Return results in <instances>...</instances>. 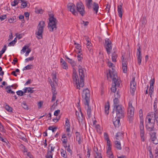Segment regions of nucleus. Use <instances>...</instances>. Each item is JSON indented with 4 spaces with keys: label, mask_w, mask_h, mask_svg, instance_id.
Wrapping results in <instances>:
<instances>
[{
    "label": "nucleus",
    "mask_w": 158,
    "mask_h": 158,
    "mask_svg": "<svg viewBox=\"0 0 158 158\" xmlns=\"http://www.w3.org/2000/svg\"><path fill=\"white\" fill-rule=\"evenodd\" d=\"M76 139L78 141L79 144H80L81 143V136L80 134L77 132H76Z\"/></svg>",
    "instance_id": "22"
},
{
    "label": "nucleus",
    "mask_w": 158,
    "mask_h": 158,
    "mask_svg": "<svg viewBox=\"0 0 158 158\" xmlns=\"http://www.w3.org/2000/svg\"><path fill=\"white\" fill-rule=\"evenodd\" d=\"M65 57L66 59L68 60V62L70 63L72 66H74L76 65V63L72 59L69 58L67 55H65Z\"/></svg>",
    "instance_id": "21"
},
{
    "label": "nucleus",
    "mask_w": 158,
    "mask_h": 158,
    "mask_svg": "<svg viewBox=\"0 0 158 158\" xmlns=\"http://www.w3.org/2000/svg\"><path fill=\"white\" fill-rule=\"evenodd\" d=\"M45 26V23L44 21L39 22L37 27V31L36 33L37 37L39 39L42 38V33L44 29Z\"/></svg>",
    "instance_id": "6"
},
{
    "label": "nucleus",
    "mask_w": 158,
    "mask_h": 158,
    "mask_svg": "<svg viewBox=\"0 0 158 158\" xmlns=\"http://www.w3.org/2000/svg\"><path fill=\"white\" fill-rule=\"evenodd\" d=\"M34 58L33 56H32L28 58L25 59L26 62L28 61H31L34 60Z\"/></svg>",
    "instance_id": "51"
},
{
    "label": "nucleus",
    "mask_w": 158,
    "mask_h": 158,
    "mask_svg": "<svg viewBox=\"0 0 158 158\" xmlns=\"http://www.w3.org/2000/svg\"><path fill=\"white\" fill-rule=\"evenodd\" d=\"M55 149V147H53L52 146H51V149L50 151H48V154L50 153H52V152Z\"/></svg>",
    "instance_id": "57"
},
{
    "label": "nucleus",
    "mask_w": 158,
    "mask_h": 158,
    "mask_svg": "<svg viewBox=\"0 0 158 158\" xmlns=\"http://www.w3.org/2000/svg\"><path fill=\"white\" fill-rule=\"evenodd\" d=\"M109 108L110 103L109 102H108L106 104L105 108V112L107 115L109 113Z\"/></svg>",
    "instance_id": "23"
},
{
    "label": "nucleus",
    "mask_w": 158,
    "mask_h": 158,
    "mask_svg": "<svg viewBox=\"0 0 158 158\" xmlns=\"http://www.w3.org/2000/svg\"><path fill=\"white\" fill-rule=\"evenodd\" d=\"M122 65L123 72V73H126L127 72V66L126 63H124V62H123Z\"/></svg>",
    "instance_id": "27"
},
{
    "label": "nucleus",
    "mask_w": 158,
    "mask_h": 158,
    "mask_svg": "<svg viewBox=\"0 0 158 158\" xmlns=\"http://www.w3.org/2000/svg\"><path fill=\"white\" fill-rule=\"evenodd\" d=\"M6 50V45H5L4 46L3 48L2 49V50L0 51L2 53H3L5 52Z\"/></svg>",
    "instance_id": "63"
},
{
    "label": "nucleus",
    "mask_w": 158,
    "mask_h": 158,
    "mask_svg": "<svg viewBox=\"0 0 158 158\" xmlns=\"http://www.w3.org/2000/svg\"><path fill=\"white\" fill-rule=\"evenodd\" d=\"M155 121L151 120L150 118H149L148 121L146 125V127L147 129L149 131L153 130L154 128Z\"/></svg>",
    "instance_id": "11"
},
{
    "label": "nucleus",
    "mask_w": 158,
    "mask_h": 158,
    "mask_svg": "<svg viewBox=\"0 0 158 158\" xmlns=\"http://www.w3.org/2000/svg\"><path fill=\"white\" fill-rule=\"evenodd\" d=\"M77 10L79 13L80 14L83 16L85 14V7L83 3L81 2H77L76 4Z\"/></svg>",
    "instance_id": "9"
},
{
    "label": "nucleus",
    "mask_w": 158,
    "mask_h": 158,
    "mask_svg": "<svg viewBox=\"0 0 158 158\" xmlns=\"http://www.w3.org/2000/svg\"><path fill=\"white\" fill-rule=\"evenodd\" d=\"M137 58L138 63L139 65H140L141 64V59H142V56L141 54V49L140 48V47L139 46V48H138L137 50Z\"/></svg>",
    "instance_id": "16"
},
{
    "label": "nucleus",
    "mask_w": 158,
    "mask_h": 158,
    "mask_svg": "<svg viewBox=\"0 0 158 158\" xmlns=\"http://www.w3.org/2000/svg\"><path fill=\"white\" fill-rule=\"evenodd\" d=\"M104 137L106 141L110 140L108 135L107 133L106 132L104 133Z\"/></svg>",
    "instance_id": "42"
},
{
    "label": "nucleus",
    "mask_w": 158,
    "mask_h": 158,
    "mask_svg": "<svg viewBox=\"0 0 158 158\" xmlns=\"http://www.w3.org/2000/svg\"><path fill=\"white\" fill-rule=\"evenodd\" d=\"M60 110H56L54 112V115L56 116H57L58 115V114L60 113Z\"/></svg>",
    "instance_id": "55"
},
{
    "label": "nucleus",
    "mask_w": 158,
    "mask_h": 158,
    "mask_svg": "<svg viewBox=\"0 0 158 158\" xmlns=\"http://www.w3.org/2000/svg\"><path fill=\"white\" fill-rule=\"evenodd\" d=\"M32 67V65H28L26 66L24 69L23 70H28L31 69Z\"/></svg>",
    "instance_id": "39"
},
{
    "label": "nucleus",
    "mask_w": 158,
    "mask_h": 158,
    "mask_svg": "<svg viewBox=\"0 0 158 158\" xmlns=\"http://www.w3.org/2000/svg\"><path fill=\"white\" fill-rule=\"evenodd\" d=\"M78 71L80 79V82H79V80L78 76L75 69H73V81L77 85L76 88L78 89H80V87H82L84 85V78L85 77L84 73V70L81 66L79 65L78 66Z\"/></svg>",
    "instance_id": "1"
},
{
    "label": "nucleus",
    "mask_w": 158,
    "mask_h": 158,
    "mask_svg": "<svg viewBox=\"0 0 158 158\" xmlns=\"http://www.w3.org/2000/svg\"><path fill=\"white\" fill-rule=\"evenodd\" d=\"M124 134V132H122L121 133L120 132H118L116 135V139L120 141L121 140L122 138L123 137L122 135L123 134Z\"/></svg>",
    "instance_id": "20"
},
{
    "label": "nucleus",
    "mask_w": 158,
    "mask_h": 158,
    "mask_svg": "<svg viewBox=\"0 0 158 158\" xmlns=\"http://www.w3.org/2000/svg\"><path fill=\"white\" fill-rule=\"evenodd\" d=\"M154 139H152V142L154 144H157L158 143V140L156 138H155Z\"/></svg>",
    "instance_id": "61"
},
{
    "label": "nucleus",
    "mask_w": 158,
    "mask_h": 158,
    "mask_svg": "<svg viewBox=\"0 0 158 158\" xmlns=\"http://www.w3.org/2000/svg\"><path fill=\"white\" fill-rule=\"evenodd\" d=\"M52 94V102H53L54 101L56 98V94Z\"/></svg>",
    "instance_id": "64"
},
{
    "label": "nucleus",
    "mask_w": 158,
    "mask_h": 158,
    "mask_svg": "<svg viewBox=\"0 0 158 158\" xmlns=\"http://www.w3.org/2000/svg\"><path fill=\"white\" fill-rule=\"evenodd\" d=\"M65 125L67 127H69L70 125L69 124V121L68 118L66 119Z\"/></svg>",
    "instance_id": "48"
},
{
    "label": "nucleus",
    "mask_w": 158,
    "mask_h": 158,
    "mask_svg": "<svg viewBox=\"0 0 158 158\" xmlns=\"http://www.w3.org/2000/svg\"><path fill=\"white\" fill-rule=\"evenodd\" d=\"M61 155L64 158H66L67 157V154L66 152L63 151L61 152Z\"/></svg>",
    "instance_id": "53"
},
{
    "label": "nucleus",
    "mask_w": 158,
    "mask_h": 158,
    "mask_svg": "<svg viewBox=\"0 0 158 158\" xmlns=\"http://www.w3.org/2000/svg\"><path fill=\"white\" fill-rule=\"evenodd\" d=\"M121 60H122V64H123V62H124V63H126L127 61L126 60V59L125 58V57L123 55L122 56Z\"/></svg>",
    "instance_id": "47"
},
{
    "label": "nucleus",
    "mask_w": 158,
    "mask_h": 158,
    "mask_svg": "<svg viewBox=\"0 0 158 158\" xmlns=\"http://www.w3.org/2000/svg\"><path fill=\"white\" fill-rule=\"evenodd\" d=\"M146 22V18L144 17L143 18V19L141 21V23L143 25L144 23H145Z\"/></svg>",
    "instance_id": "60"
},
{
    "label": "nucleus",
    "mask_w": 158,
    "mask_h": 158,
    "mask_svg": "<svg viewBox=\"0 0 158 158\" xmlns=\"http://www.w3.org/2000/svg\"><path fill=\"white\" fill-rule=\"evenodd\" d=\"M89 23V22L88 21L85 22L84 21H82L81 22V24H84V26H86L88 25Z\"/></svg>",
    "instance_id": "58"
},
{
    "label": "nucleus",
    "mask_w": 158,
    "mask_h": 158,
    "mask_svg": "<svg viewBox=\"0 0 158 158\" xmlns=\"http://www.w3.org/2000/svg\"><path fill=\"white\" fill-rule=\"evenodd\" d=\"M21 106L25 109L28 110V107L25 102H23L21 104Z\"/></svg>",
    "instance_id": "33"
},
{
    "label": "nucleus",
    "mask_w": 158,
    "mask_h": 158,
    "mask_svg": "<svg viewBox=\"0 0 158 158\" xmlns=\"http://www.w3.org/2000/svg\"><path fill=\"white\" fill-rule=\"evenodd\" d=\"M6 109L9 112L12 111V108L8 105H6L5 107Z\"/></svg>",
    "instance_id": "36"
},
{
    "label": "nucleus",
    "mask_w": 158,
    "mask_h": 158,
    "mask_svg": "<svg viewBox=\"0 0 158 158\" xmlns=\"http://www.w3.org/2000/svg\"><path fill=\"white\" fill-rule=\"evenodd\" d=\"M6 18V15H3L0 16V19L1 21H2L5 19Z\"/></svg>",
    "instance_id": "50"
},
{
    "label": "nucleus",
    "mask_w": 158,
    "mask_h": 158,
    "mask_svg": "<svg viewBox=\"0 0 158 158\" xmlns=\"http://www.w3.org/2000/svg\"><path fill=\"white\" fill-rule=\"evenodd\" d=\"M135 77L132 78V80L130 82V92L132 94H133L136 89V84L135 81Z\"/></svg>",
    "instance_id": "12"
},
{
    "label": "nucleus",
    "mask_w": 158,
    "mask_h": 158,
    "mask_svg": "<svg viewBox=\"0 0 158 158\" xmlns=\"http://www.w3.org/2000/svg\"><path fill=\"white\" fill-rule=\"evenodd\" d=\"M0 131L2 132H5V131L1 123L0 124Z\"/></svg>",
    "instance_id": "54"
},
{
    "label": "nucleus",
    "mask_w": 158,
    "mask_h": 158,
    "mask_svg": "<svg viewBox=\"0 0 158 158\" xmlns=\"http://www.w3.org/2000/svg\"><path fill=\"white\" fill-rule=\"evenodd\" d=\"M112 70H109V73L107 74V77H108L109 76L112 79L111 90L112 92L114 93L116 90L117 87L120 86V81L118 79L117 73L114 71V69L113 68H112Z\"/></svg>",
    "instance_id": "2"
},
{
    "label": "nucleus",
    "mask_w": 158,
    "mask_h": 158,
    "mask_svg": "<svg viewBox=\"0 0 158 158\" xmlns=\"http://www.w3.org/2000/svg\"><path fill=\"white\" fill-rule=\"evenodd\" d=\"M139 128L140 129V134L141 139L142 141H144L145 140L144 138V131L143 122L142 121H141L140 122Z\"/></svg>",
    "instance_id": "13"
},
{
    "label": "nucleus",
    "mask_w": 158,
    "mask_h": 158,
    "mask_svg": "<svg viewBox=\"0 0 158 158\" xmlns=\"http://www.w3.org/2000/svg\"><path fill=\"white\" fill-rule=\"evenodd\" d=\"M67 7L69 10L71 11L74 15L77 14L76 11L75 10V5L73 3H69L67 5Z\"/></svg>",
    "instance_id": "14"
},
{
    "label": "nucleus",
    "mask_w": 158,
    "mask_h": 158,
    "mask_svg": "<svg viewBox=\"0 0 158 158\" xmlns=\"http://www.w3.org/2000/svg\"><path fill=\"white\" fill-rule=\"evenodd\" d=\"M21 2H22V3L21 6V8H25L27 6V2L25 1V0H22Z\"/></svg>",
    "instance_id": "30"
},
{
    "label": "nucleus",
    "mask_w": 158,
    "mask_h": 158,
    "mask_svg": "<svg viewBox=\"0 0 158 158\" xmlns=\"http://www.w3.org/2000/svg\"><path fill=\"white\" fill-rule=\"evenodd\" d=\"M77 114H78V116L77 117V118L79 122H82L83 119V114L81 112L80 114L79 112L76 111V116H77Z\"/></svg>",
    "instance_id": "19"
},
{
    "label": "nucleus",
    "mask_w": 158,
    "mask_h": 158,
    "mask_svg": "<svg viewBox=\"0 0 158 158\" xmlns=\"http://www.w3.org/2000/svg\"><path fill=\"white\" fill-rule=\"evenodd\" d=\"M95 127L97 131L99 133H100L101 131L100 125H97Z\"/></svg>",
    "instance_id": "46"
},
{
    "label": "nucleus",
    "mask_w": 158,
    "mask_h": 158,
    "mask_svg": "<svg viewBox=\"0 0 158 158\" xmlns=\"http://www.w3.org/2000/svg\"><path fill=\"white\" fill-rule=\"evenodd\" d=\"M82 96V98L85 101V104L87 107H85V108L86 110L88 117L89 118L90 117L91 108L89 105L90 97L89 91L87 88L83 90Z\"/></svg>",
    "instance_id": "3"
},
{
    "label": "nucleus",
    "mask_w": 158,
    "mask_h": 158,
    "mask_svg": "<svg viewBox=\"0 0 158 158\" xmlns=\"http://www.w3.org/2000/svg\"><path fill=\"white\" fill-rule=\"evenodd\" d=\"M124 108L121 105H118L114 108L113 110L115 111L117 118H123L124 117Z\"/></svg>",
    "instance_id": "8"
},
{
    "label": "nucleus",
    "mask_w": 158,
    "mask_h": 158,
    "mask_svg": "<svg viewBox=\"0 0 158 158\" xmlns=\"http://www.w3.org/2000/svg\"><path fill=\"white\" fill-rule=\"evenodd\" d=\"M122 3H121V4L118 6V16L121 18H122L123 13L122 8Z\"/></svg>",
    "instance_id": "18"
},
{
    "label": "nucleus",
    "mask_w": 158,
    "mask_h": 158,
    "mask_svg": "<svg viewBox=\"0 0 158 158\" xmlns=\"http://www.w3.org/2000/svg\"><path fill=\"white\" fill-rule=\"evenodd\" d=\"M120 118H117L115 121H113V123L115 127H118L120 124Z\"/></svg>",
    "instance_id": "24"
},
{
    "label": "nucleus",
    "mask_w": 158,
    "mask_h": 158,
    "mask_svg": "<svg viewBox=\"0 0 158 158\" xmlns=\"http://www.w3.org/2000/svg\"><path fill=\"white\" fill-rule=\"evenodd\" d=\"M157 99L156 98L155 100L154 104V109L155 110V112H156V110H157V109H156L157 108Z\"/></svg>",
    "instance_id": "38"
},
{
    "label": "nucleus",
    "mask_w": 158,
    "mask_h": 158,
    "mask_svg": "<svg viewBox=\"0 0 158 158\" xmlns=\"http://www.w3.org/2000/svg\"><path fill=\"white\" fill-rule=\"evenodd\" d=\"M57 128V127H55L53 128L52 126H49L48 128V129L49 130H52V132H53L56 130Z\"/></svg>",
    "instance_id": "37"
},
{
    "label": "nucleus",
    "mask_w": 158,
    "mask_h": 158,
    "mask_svg": "<svg viewBox=\"0 0 158 158\" xmlns=\"http://www.w3.org/2000/svg\"><path fill=\"white\" fill-rule=\"evenodd\" d=\"M86 45H87V48L89 50H90L92 48L91 43L90 42H87Z\"/></svg>",
    "instance_id": "34"
},
{
    "label": "nucleus",
    "mask_w": 158,
    "mask_h": 158,
    "mask_svg": "<svg viewBox=\"0 0 158 158\" xmlns=\"http://www.w3.org/2000/svg\"><path fill=\"white\" fill-rule=\"evenodd\" d=\"M17 94L20 96H22L23 94V92L22 90H19L16 92Z\"/></svg>",
    "instance_id": "41"
},
{
    "label": "nucleus",
    "mask_w": 158,
    "mask_h": 158,
    "mask_svg": "<svg viewBox=\"0 0 158 158\" xmlns=\"http://www.w3.org/2000/svg\"><path fill=\"white\" fill-rule=\"evenodd\" d=\"M16 37L18 38L19 39H20L22 37V34H18V33H16Z\"/></svg>",
    "instance_id": "62"
},
{
    "label": "nucleus",
    "mask_w": 158,
    "mask_h": 158,
    "mask_svg": "<svg viewBox=\"0 0 158 158\" xmlns=\"http://www.w3.org/2000/svg\"><path fill=\"white\" fill-rule=\"evenodd\" d=\"M50 85L52 88V94H56L57 92L56 90V89L54 87L53 83L51 82L50 83Z\"/></svg>",
    "instance_id": "26"
},
{
    "label": "nucleus",
    "mask_w": 158,
    "mask_h": 158,
    "mask_svg": "<svg viewBox=\"0 0 158 158\" xmlns=\"http://www.w3.org/2000/svg\"><path fill=\"white\" fill-rule=\"evenodd\" d=\"M114 108H115L116 106H118V104L119 102V101L118 98H115L113 101Z\"/></svg>",
    "instance_id": "29"
},
{
    "label": "nucleus",
    "mask_w": 158,
    "mask_h": 158,
    "mask_svg": "<svg viewBox=\"0 0 158 158\" xmlns=\"http://www.w3.org/2000/svg\"><path fill=\"white\" fill-rule=\"evenodd\" d=\"M61 67L63 69H68L67 64L65 62H63V63L61 64Z\"/></svg>",
    "instance_id": "32"
},
{
    "label": "nucleus",
    "mask_w": 158,
    "mask_h": 158,
    "mask_svg": "<svg viewBox=\"0 0 158 158\" xmlns=\"http://www.w3.org/2000/svg\"><path fill=\"white\" fill-rule=\"evenodd\" d=\"M155 82V79H152L150 81V85L149 89V93L151 95L153 92V84Z\"/></svg>",
    "instance_id": "17"
},
{
    "label": "nucleus",
    "mask_w": 158,
    "mask_h": 158,
    "mask_svg": "<svg viewBox=\"0 0 158 158\" xmlns=\"http://www.w3.org/2000/svg\"><path fill=\"white\" fill-rule=\"evenodd\" d=\"M111 146H108L107 150V154H110V153H112L111 152Z\"/></svg>",
    "instance_id": "43"
},
{
    "label": "nucleus",
    "mask_w": 158,
    "mask_h": 158,
    "mask_svg": "<svg viewBox=\"0 0 158 158\" xmlns=\"http://www.w3.org/2000/svg\"><path fill=\"white\" fill-rule=\"evenodd\" d=\"M151 135L152 140V139H155V138H156L155 132H153L152 133Z\"/></svg>",
    "instance_id": "44"
},
{
    "label": "nucleus",
    "mask_w": 158,
    "mask_h": 158,
    "mask_svg": "<svg viewBox=\"0 0 158 158\" xmlns=\"http://www.w3.org/2000/svg\"><path fill=\"white\" fill-rule=\"evenodd\" d=\"M49 23L48 24V28L51 31H53L54 30H56V24L57 21L56 19L54 18L53 16L50 17L49 18Z\"/></svg>",
    "instance_id": "7"
},
{
    "label": "nucleus",
    "mask_w": 158,
    "mask_h": 158,
    "mask_svg": "<svg viewBox=\"0 0 158 158\" xmlns=\"http://www.w3.org/2000/svg\"><path fill=\"white\" fill-rule=\"evenodd\" d=\"M87 150L86 158H87L88 157V158H89L90 156V152H89V148H88Z\"/></svg>",
    "instance_id": "59"
},
{
    "label": "nucleus",
    "mask_w": 158,
    "mask_h": 158,
    "mask_svg": "<svg viewBox=\"0 0 158 158\" xmlns=\"http://www.w3.org/2000/svg\"><path fill=\"white\" fill-rule=\"evenodd\" d=\"M29 47V46L25 45L23 48V49L21 50V51L23 52H25V51L26 50V49H27Z\"/></svg>",
    "instance_id": "49"
},
{
    "label": "nucleus",
    "mask_w": 158,
    "mask_h": 158,
    "mask_svg": "<svg viewBox=\"0 0 158 158\" xmlns=\"http://www.w3.org/2000/svg\"><path fill=\"white\" fill-rule=\"evenodd\" d=\"M8 21L10 23H13L16 21V19H14L13 17H12L8 19Z\"/></svg>",
    "instance_id": "45"
},
{
    "label": "nucleus",
    "mask_w": 158,
    "mask_h": 158,
    "mask_svg": "<svg viewBox=\"0 0 158 158\" xmlns=\"http://www.w3.org/2000/svg\"><path fill=\"white\" fill-rule=\"evenodd\" d=\"M105 48L108 55L110 54L112 49L111 42L108 38L105 39Z\"/></svg>",
    "instance_id": "10"
},
{
    "label": "nucleus",
    "mask_w": 158,
    "mask_h": 158,
    "mask_svg": "<svg viewBox=\"0 0 158 158\" xmlns=\"http://www.w3.org/2000/svg\"><path fill=\"white\" fill-rule=\"evenodd\" d=\"M94 151L95 152L96 155H95V158H96V157L98 156L99 157V158H101V157H102V156H101V154H100V155L99 154L98 150V148H94Z\"/></svg>",
    "instance_id": "31"
},
{
    "label": "nucleus",
    "mask_w": 158,
    "mask_h": 158,
    "mask_svg": "<svg viewBox=\"0 0 158 158\" xmlns=\"http://www.w3.org/2000/svg\"><path fill=\"white\" fill-rule=\"evenodd\" d=\"M92 0H85L86 6L89 9H91L92 7L94 11H95V13L96 14L98 11V5L95 2H94L92 4Z\"/></svg>",
    "instance_id": "5"
},
{
    "label": "nucleus",
    "mask_w": 158,
    "mask_h": 158,
    "mask_svg": "<svg viewBox=\"0 0 158 158\" xmlns=\"http://www.w3.org/2000/svg\"><path fill=\"white\" fill-rule=\"evenodd\" d=\"M24 15L27 20L29 19V14L28 12H25L24 13Z\"/></svg>",
    "instance_id": "52"
},
{
    "label": "nucleus",
    "mask_w": 158,
    "mask_h": 158,
    "mask_svg": "<svg viewBox=\"0 0 158 158\" xmlns=\"http://www.w3.org/2000/svg\"><path fill=\"white\" fill-rule=\"evenodd\" d=\"M117 57V55L116 53L114 52L112 54V61L113 62H115L116 60V58Z\"/></svg>",
    "instance_id": "28"
},
{
    "label": "nucleus",
    "mask_w": 158,
    "mask_h": 158,
    "mask_svg": "<svg viewBox=\"0 0 158 158\" xmlns=\"http://www.w3.org/2000/svg\"><path fill=\"white\" fill-rule=\"evenodd\" d=\"M33 89V88L27 87V93H33L34 92V90L32 89Z\"/></svg>",
    "instance_id": "40"
},
{
    "label": "nucleus",
    "mask_w": 158,
    "mask_h": 158,
    "mask_svg": "<svg viewBox=\"0 0 158 158\" xmlns=\"http://www.w3.org/2000/svg\"><path fill=\"white\" fill-rule=\"evenodd\" d=\"M134 108L132 106V102L130 101L127 111L128 120L129 123H131L133 119Z\"/></svg>",
    "instance_id": "4"
},
{
    "label": "nucleus",
    "mask_w": 158,
    "mask_h": 158,
    "mask_svg": "<svg viewBox=\"0 0 158 158\" xmlns=\"http://www.w3.org/2000/svg\"><path fill=\"white\" fill-rule=\"evenodd\" d=\"M157 115L155 114V113H153L152 112H150L148 113V115L146 117L147 119L149 120V118H150L151 121H155L156 120V121L157 122L158 119H157Z\"/></svg>",
    "instance_id": "15"
},
{
    "label": "nucleus",
    "mask_w": 158,
    "mask_h": 158,
    "mask_svg": "<svg viewBox=\"0 0 158 158\" xmlns=\"http://www.w3.org/2000/svg\"><path fill=\"white\" fill-rule=\"evenodd\" d=\"M19 2V0H14L13 2H11V5L12 6H15L18 4Z\"/></svg>",
    "instance_id": "35"
},
{
    "label": "nucleus",
    "mask_w": 158,
    "mask_h": 158,
    "mask_svg": "<svg viewBox=\"0 0 158 158\" xmlns=\"http://www.w3.org/2000/svg\"><path fill=\"white\" fill-rule=\"evenodd\" d=\"M106 10L108 11V13H109V10L110 8V6L109 5V3L108 2L106 4Z\"/></svg>",
    "instance_id": "56"
},
{
    "label": "nucleus",
    "mask_w": 158,
    "mask_h": 158,
    "mask_svg": "<svg viewBox=\"0 0 158 158\" xmlns=\"http://www.w3.org/2000/svg\"><path fill=\"white\" fill-rule=\"evenodd\" d=\"M114 143L115 145V148L118 150H121V146L120 142L118 140L114 141Z\"/></svg>",
    "instance_id": "25"
}]
</instances>
